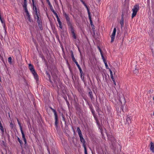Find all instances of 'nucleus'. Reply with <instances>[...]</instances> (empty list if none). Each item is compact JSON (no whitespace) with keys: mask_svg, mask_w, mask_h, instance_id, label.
<instances>
[{"mask_svg":"<svg viewBox=\"0 0 154 154\" xmlns=\"http://www.w3.org/2000/svg\"><path fill=\"white\" fill-rule=\"evenodd\" d=\"M29 70L34 76V78L36 80H37L38 79V76L37 73L35 71L33 66L31 64H29Z\"/></svg>","mask_w":154,"mask_h":154,"instance_id":"f257e3e1","label":"nucleus"},{"mask_svg":"<svg viewBox=\"0 0 154 154\" xmlns=\"http://www.w3.org/2000/svg\"><path fill=\"white\" fill-rule=\"evenodd\" d=\"M63 15L65 17L67 23L69 27V28L73 27L71 21H70V18L68 14L65 12H63Z\"/></svg>","mask_w":154,"mask_h":154,"instance_id":"f03ea898","label":"nucleus"},{"mask_svg":"<svg viewBox=\"0 0 154 154\" xmlns=\"http://www.w3.org/2000/svg\"><path fill=\"white\" fill-rule=\"evenodd\" d=\"M139 10V6L137 4L135 5L134 6L132 10L133 12L131 16L132 18H133L134 17L136 16Z\"/></svg>","mask_w":154,"mask_h":154,"instance_id":"7ed1b4c3","label":"nucleus"},{"mask_svg":"<svg viewBox=\"0 0 154 154\" xmlns=\"http://www.w3.org/2000/svg\"><path fill=\"white\" fill-rule=\"evenodd\" d=\"M108 137L110 141V143L112 145L113 147H114L116 143V141L115 138L112 135H109Z\"/></svg>","mask_w":154,"mask_h":154,"instance_id":"20e7f679","label":"nucleus"},{"mask_svg":"<svg viewBox=\"0 0 154 154\" xmlns=\"http://www.w3.org/2000/svg\"><path fill=\"white\" fill-rule=\"evenodd\" d=\"M49 108L52 110V111L54 112V115L55 116V125L56 127H57V125L58 123V119L57 114V113L56 110L53 108H52L51 107H50Z\"/></svg>","mask_w":154,"mask_h":154,"instance_id":"39448f33","label":"nucleus"},{"mask_svg":"<svg viewBox=\"0 0 154 154\" xmlns=\"http://www.w3.org/2000/svg\"><path fill=\"white\" fill-rule=\"evenodd\" d=\"M116 32V28H115L113 29V32H112V33L111 35V42H112L113 41H114V40Z\"/></svg>","mask_w":154,"mask_h":154,"instance_id":"423d86ee","label":"nucleus"},{"mask_svg":"<svg viewBox=\"0 0 154 154\" xmlns=\"http://www.w3.org/2000/svg\"><path fill=\"white\" fill-rule=\"evenodd\" d=\"M69 28L70 29V32L72 34V37H73L75 39H76V36L74 32V30L73 29V27H71Z\"/></svg>","mask_w":154,"mask_h":154,"instance_id":"0eeeda50","label":"nucleus"},{"mask_svg":"<svg viewBox=\"0 0 154 154\" xmlns=\"http://www.w3.org/2000/svg\"><path fill=\"white\" fill-rule=\"evenodd\" d=\"M150 149L152 153L154 152V144L151 141L149 145Z\"/></svg>","mask_w":154,"mask_h":154,"instance_id":"6e6552de","label":"nucleus"},{"mask_svg":"<svg viewBox=\"0 0 154 154\" xmlns=\"http://www.w3.org/2000/svg\"><path fill=\"white\" fill-rule=\"evenodd\" d=\"M20 130L21 133L22 134V138L24 141L25 143L26 144V140L25 138L24 134L23 131L22 129H20Z\"/></svg>","mask_w":154,"mask_h":154,"instance_id":"1a4fd4ad","label":"nucleus"},{"mask_svg":"<svg viewBox=\"0 0 154 154\" xmlns=\"http://www.w3.org/2000/svg\"><path fill=\"white\" fill-rule=\"evenodd\" d=\"M131 123V116H128L126 119V124L129 125Z\"/></svg>","mask_w":154,"mask_h":154,"instance_id":"9d476101","label":"nucleus"},{"mask_svg":"<svg viewBox=\"0 0 154 154\" xmlns=\"http://www.w3.org/2000/svg\"><path fill=\"white\" fill-rule=\"evenodd\" d=\"M123 14H122V18L120 21V24L121 25V27L122 28L124 25V19H123Z\"/></svg>","mask_w":154,"mask_h":154,"instance_id":"9b49d317","label":"nucleus"},{"mask_svg":"<svg viewBox=\"0 0 154 154\" xmlns=\"http://www.w3.org/2000/svg\"><path fill=\"white\" fill-rule=\"evenodd\" d=\"M26 13V16L27 17V19L30 22H31L32 21V20L31 19L30 16L28 12V11H27L25 12Z\"/></svg>","mask_w":154,"mask_h":154,"instance_id":"f8f14e48","label":"nucleus"},{"mask_svg":"<svg viewBox=\"0 0 154 154\" xmlns=\"http://www.w3.org/2000/svg\"><path fill=\"white\" fill-rule=\"evenodd\" d=\"M83 4L85 6V7H86V8L87 9V11H88V15H90V14H91L90 12L89 9L88 8L87 6V5L86 4L85 2L84 3H83Z\"/></svg>","mask_w":154,"mask_h":154,"instance_id":"ddd939ff","label":"nucleus"},{"mask_svg":"<svg viewBox=\"0 0 154 154\" xmlns=\"http://www.w3.org/2000/svg\"><path fill=\"white\" fill-rule=\"evenodd\" d=\"M83 4L85 6V7H86V8L87 9V11H88V15H90V14H91L90 12L89 9L88 8L87 6V5L86 4L85 2L84 3H83Z\"/></svg>","mask_w":154,"mask_h":154,"instance_id":"4468645a","label":"nucleus"},{"mask_svg":"<svg viewBox=\"0 0 154 154\" xmlns=\"http://www.w3.org/2000/svg\"><path fill=\"white\" fill-rule=\"evenodd\" d=\"M23 8L24 9L25 12L28 11L27 8V3H23Z\"/></svg>","mask_w":154,"mask_h":154,"instance_id":"2eb2a0df","label":"nucleus"},{"mask_svg":"<svg viewBox=\"0 0 154 154\" xmlns=\"http://www.w3.org/2000/svg\"><path fill=\"white\" fill-rule=\"evenodd\" d=\"M88 16L89 18V19L90 21L91 25V27H94V25L93 24V23H92V22L91 20V15H88Z\"/></svg>","mask_w":154,"mask_h":154,"instance_id":"dca6fc26","label":"nucleus"},{"mask_svg":"<svg viewBox=\"0 0 154 154\" xmlns=\"http://www.w3.org/2000/svg\"><path fill=\"white\" fill-rule=\"evenodd\" d=\"M88 94L91 99V100H93L94 99V97L92 92L90 91L89 92Z\"/></svg>","mask_w":154,"mask_h":154,"instance_id":"f3484780","label":"nucleus"},{"mask_svg":"<svg viewBox=\"0 0 154 154\" xmlns=\"http://www.w3.org/2000/svg\"><path fill=\"white\" fill-rule=\"evenodd\" d=\"M54 15L57 18V21L58 23H62L60 20L58 15V14H57V13L56 14H55Z\"/></svg>","mask_w":154,"mask_h":154,"instance_id":"a211bd4d","label":"nucleus"},{"mask_svg":"<svg viewBox=\"0 0 154 154\" xmlns=\"http://www.w3.org/2000/svg\"><path fill=\"white\" fill-rule=\"evenodd\" d=\"M71 57H72V60L75 63L76 62H77L75 58V57L74 56V55L73 54V53L72 51H71Z\"/></svg>","mask_w":154,"mask_h":154,"instance_id":"6ab92c4d","label":"nucleus"},{"mask_svg":"<svg viewBox=\"0 0 154 154\" xmlns=\"http://www.w3.org/2000/svg\"><path fill=\"white\" fill-rule=\"evenodd\" d=\"M35 16H36V17H35V18L36 19L39 18V12H38L37 11H35Z\"/></svg>","mask_w":154,"mask_h":154,"instance_id":"aec40b11","label":"nucleus"},{"mask_svg":"<svg viewBox=\"0 0 154 154\" xmlns=\"http://www.w3.org/2000/svg\"><path fill=\"white\" fill-rule=\"evenodd\" d=\"M50 9H51V11L53 12V13H54V14H56L57 13L55 12V11L54 10L53 8V7L52 6V5H51V6H50Z\"/></svg>","mask_w":154,"mask_h":154,"instance_id":"412c9836","label":"nucleus"},{"mask_svg":"<svg viewBox=\"0 0 154 154\" xmlns=\"http://www.w3.org/2000/svg\"><path fill=\"white\" fill-rule=\"evenodd\" d=\"M110 76L111 78L112 79H114V78L113 77V74H112V71L110 69Z\"/></svg>","mask_w":154,"mask_h":154,"instance_id":"4be33fe9","label":"nucleus"},{"mask_svg":"<svg viewBox=\"0 0 154 154\" xmlns=\"http://www.w3.org/2000/svg\"><path fill=\"white\" fill-rule=\"evenodd\" d=\"M17 139L18 141L20 143V145H21L23 144V142L22 141L20 140V138L18 137H17Z\"/></svg>","mask_w":154,"mask_h":154,"instance_id":"5701e85b","label":"nucleus"},{"mask_svg":"<svg viewBox=\"0 0 154 154\" xmlns=\"http://www.w3.org/2000/svg\"><path fill=\"white\" fill-rule=\"evenodd\" d=\"M8 62L10 63H12V58L11 57H9L8 58Z\"/></svg>","mask_w":154,"mask_h":154,"instance_id":"b1692460","label":"nucleus"},{"mask_svg":"<svg viewBox=\"0 0 154 154\" xmlns=\"http://www.w3.org/2000/svg\"><path fill=\"white\" fill-rule=\"evenodd\" d=\"M17 122H18V125H19V126L20 127V129H22V126H21V124H20V122L19 121V119H17Z\"/></svg>","mask_w":154,"mask_h":154,"instance_id":"393cba45","label":"nucleus"},{"mask_svg":"<svg viewBox=\"0 0 154 154\" xmlns=\"http://www.w3.org/2000/svg\"><path fill=\"white\" fill-rule=\"evenodd\" d=\"M75 64H76V66L78 67V69H79V70L81 69V68L80 67V66L79 65L78 63L77 62H75Z\"/></svg>","mask_w":154,"mask_h":154,"instance_id":"a878e982","label":"nucleus"},{"mask_svg":"<svg viewBox=\"0 0 154 154\" xmlns=\"http://www.w3.org/2000/svg\"><path fill=\"white\" fill-rule=\"evenodd\" d=\"M84 148L85 154H88L86 146H85L84 145Z\"/></svg>","mask_w":154,"mask_h":154,"instance_id":"bb28decb","label":"nucleus"},{"mask_svg":"<svg viewBox=\"0 0 154 154\" xmlns=\"http://www.w3.org/2000/svg\"><path fill=\"white\" fill-rule=\"evenodd\" d=\"M0 129L1 130L2 132L3 133L4 132V129L2 125L0 126Z\"/></svg>","mask_w":154,"mask_h":154,"instance_id":"cd10ccee","label":"nucleus"},{"mask_svg":"<svg viewBox=\"0 0 154 154\" xmlns=\"http://www.w3.org/2000/svg\"><path fill=\"white\" fill-rule=\"evenodd\" d=\"M134 73L137 74L138 73V70L137 69H135L134 70Z\"/></svg>","mask_w":154,"mask_h":154,"instance_id":"c85d7f7f","label":"nucleus"},{"mask_svg":"<svg viewBox=\"0 0 154 154\" xmlns=\"http://www.w3.org/2000/svg\"><path fill=\"white\" fill-rule=\"evenodd\" d=\"M77 131L78 132V133H80L82 132L80 129L79 127L77 128Z\"/></svg>","mask_w":154,"mask_h":154,"instance_id":"c756f323","label":"nucleus"},{"mask_svg":"<svg viewBox=\"0 0 154 154\" xmlns=\"http://www.w3.org/2000/svg\"><path fill=\"white\" fill-rule=\"evenodd\" d=\"M80 141L82 143H83V144H84L83 146H84V145H84V144L85 143V141L84 139V138L83 139H82Z\"/></svg>","mask_w":154,"mask_h":154,"instance_id":"7c9ffc66","label":"nucleus"},{"mask_svg":"<svg viewBox=\"0 0 154 154\" xmlns=\"http://www.w3.org/2000/svg\"><path fill=\"white\" fill-rule=\"evenodd\" d=\"M104 64H105L106 68L107 69H109V67L107 65V62H106V63H104Z\"/></svg>","mask_w":154,"mask_h":154,"instance_id":"2f4dec72","label":"nucleus"},{"mask_svg":"<svg viewBox=\"0 0 154 154\" xmlns=\"http://www.w3.org/2000/svg\"><path fill=\"white\" fill-rule=\"evenodd\" d=\"M91 112L94 117L95 118L94 110L93 109L91 110Z\"/></svg>","mask_w":154,"mask_h":154,"instance_id":"473e14b6","label":"nucleus"},{"mask_svg":"<svg viewBox=\"0 0 154 154\" xmlns=\"http://www.w3.org/2000/svg\"><path fill=\"white\" fill-rule=\"evenodd\" d=\"M81 78L82 79V80L84 82H85V77H84V76H81Z\"/></svg>","mask_w":154,"mask_h":154,"instance_id":"72a5a7b5","label":"nucleus"},{"mask_svg":"<svg viewBox=\"0 0 154 154\" xmlns=\"http://www.w3.org/2000/svg\"><path fill=\"white\" fill-rule=\"evenodd\" d=\"M59 27L60 28L62 29V23H59Z\"/></svg>","mask_w":154,"mask_h":154,"instance_id":"f704fd0d","label":"nucleus"},{"mask_svg":"<svg viewBox=\"0 0 154 154\" xmlns=\"http://www.w3.org/2000/svg\"><path fill=\"white\" fill-rule=\"evenodd\" d=\"M98 48L100 51V53L101 54V53H102V51L101 49L99 47V46H98Z\"/></svg>","mask_w":154,"mask_h":154,"instance_id":"c9c22d12","label":"nucleus"},{"mask_svg":"<svg viewBox=\"0 0 154 154\" xmlns=\"http://www.w3.org/2000/svg\"><path fill=\"white\" fill-rule=\"evenodd\" d=\"M78 134L79 137H81L82 136V132L78 133Z\"/></svg>","mask_w":154,"mask_h":154,"instance_id":"e433bc0d","label":"nucleus"},{"mask_svg":"<svg viewBox=\"0 0 154 154\" xmlns=\"http://www.w3.org/2000/svg\"><path fill=\"white\" fill-rule=\"evenodd\" d=\"M62 120L64 121H65V119L64 118V116L63 115H62Z\"/></svg>","mask_w":154,"mask_h":154,"instance_id":"4c0bfd02","label":"nucleus"},{"mask_svg":"<svg viewBox=\"0 0 154 154\" xmlns=\"http://www.w3.org/2000/svg\"><path fill=\"white\" fill-rule=\"evenodd\" d=\"M79 70L80 71V74H83V72L82 71V69H80Z\"/></svg>","mask_w":154,"mask_h":154,"instance_id":"58836bf2","label":"nucleus"},{"mask_svg":"<svg viewBox=\"0 0 154 154\" xmlns=\"http://www.w3.org/2000/svg\"><path fill=\"white\" fill-rule=\"evenodd\" d=\"M112 80L113 81V82L114 85H116V82L115 80L114 79H112Z\"/></svg>","mask_w":154,"mask_h":154,"instance_id":"ea45409f","label":"nucleus"},{"mask_svg":"<svg viewBox=\"0 0 154 154\" xmlns=\"http://www.w3.org/2000/svg\"><path fill=\"white\" fill-rule=\"evenodd\" d=\"M100 54H101V57L102 58V59H104L105 58H104V56H103V55L102 53Z\"/></svg>","mask_w":154,"mask_h":154,"instance_id":"a19ab883","label":"nucleus"},{"mask_svg":"<svg viewBox=\"0 0 154 154\" xmlns=\"http://www.w3.org/2000/svg\"><path fill=\"white\" fill-rule=\"evenodd\" d=\"M33 10L35 12V11H37V7L33 8Z\"/></svg>","mask_w":154,"mask_h":154,"instance_id":"79ce46f5","label":"nucleus"},{"mask_svg":"<svg viewBox=\"0 0 154 154\" xmlns=\"http://www.w3.org/2000/svg\"><path fill=\"white\" fill-rule=\"evenodd\" d=\"M10 125L11 127L12 128L13 127V125L12 122L10 123Z\"/></svg>","mask_w":154,"mask_h":154,"instance_id":"37998d69","label":"nucleus"},{"mask_svg":"<svg viewBox=\"0 0 154 154\" xmlns=\"http://www.w3.org/2000/svg\"><path fill=\"white\" fill-rule=\"evenodd\" d=\"M148 92H149V93H151L153 92V90H150Z\"/></svg>","mask_w":154,"mask_h":154,"instance_id":"c03bdc74","label":"nucleus"},{"mask_svg":"<svg viewBox=\"0 0 154 154\" xmlns=\"http://www.w3.org/2000/svg\"><path fill=\"white\" fill-rule=\"evenodd\" d=\"M47 2L48 4V5L50 7V6H51V5H52L50 3V1H49V2Z\"/></svg>","mask_w":154,"mask_h":154,"instance_id":"a18cd8bd","label":"nucleus"},{"mask_svg":"<svg viewBox=\"0 0 154 154\" xmlns=\"http://www.w3.org/2000/svg\"><path fill=\"white\" fill-rule=\"evenodd\" d=\"M37 19V23H38V24H39V23H40V21L39 20V18H38V19Z\"/></svg>","mask_w":154,"mask_h":154,"instance_id":"49530a36","label":"nucleus"},{"mask_svg":"<svg viewBox=\"0 0 154 154\" xmlns=\"http://www.w3.org/2000/svg\"><path fill=\"white\" fill-rule=\"evenodd\" d=\"M151 50H152V51L153 54L154 52V49L153 50V48H152V47H151Z\"/></svg>","mask_w":154,"mask_h":154,"instance_id":"de8ad7c7","label":"nucleus"},{"mask_svg":"<svg viewBox=\"0 0 154 154\" xmlns=\"http://www.w3.org/2000/svg\"><path fill=\"white\" fill-rule=\"evenodd\" d=\"M103 61L104 62V63H106V62H107L106 60L105 59H103Z\"/></svg>","mask_w":154,"mask_h":154,"instance_id":"09e8293b","label":"nucleus"},{"mask_svg":"<svg viewBox=\"0 0 154 154\" xmlns=\"http://www.w3.org/2000/svg\"><path fill=\"white\" fill-rule=\"evenodd\" d=\"M32 3L33 5H36V3L34 1V2H32Z\"/></svg>","mask_w":154,"mask_h":154,"instance_id":"8fccbe9b","label":"nucleus"},{"mask_svg":"<svg viewBox=\"0 0 154 154\" xmlns=\"http://www.w3.org/2000/svg\"><path fill=\"white\" fill-rule=\"evenodd\" d=\"M33 5V8H36V5Z\"/></svg>","mask_w":154,"mask_h":154,"instance_id":"3c124183","label":"nucleus"},{"mask_svg":"<svg viewBox=\"0 0 154 154\" xmlns=\"http://www.w3.org/2000/svg\"><path fill=\"white\" fill-rule=\"evenodd\" d=\"M80 138V140L83 139L84 138L83 137V136L81 137H79Z\"/></svg>","mask_w":154,"mask_h":154,"instance_id":"603ef678","label":"nucleus"},{"mask_svg":"<svg viewBox=\"0 0 154 154\" xmlns=\"http://www.w3.org/2000/svg\"><path fill=\"white\" fill-rule=\"evenodd\" d=\"M24 3H27L26 0H24Z\"/></svg>","mask_w":154,"mask_h":154,"instance_id":"864d4df0","label":"nucleus"},{"mask_svg":"<svg viewBox=\"0 0 154 154\" xmlns=\"http://www.w3.org/2000/svg\"><path fill=\"white\" fill-rule=\"evenodd\" d=\"M81 2L83 4V3H84L85 2L83 1V0H80Z\"/></svg>","mask_w":154,"mask_h":154,"instance_id":"5fc2aeb1","label":"nucleus"},{"mask_svg":"<svg viewBox=\"0 0 154 154\" xmlns=\"http://www.w3.org/2000/svg\"><path fill=\"white\" fill-rule=\"evenodd\" d=\"M81 76H84V74H80V76L81 77Z\"/></svg>","mask_w":154,"mask_h":154,"instance_id":"6e6d98bb","label":"nucleus"},{"mask_svg":"<svg viewBox=\"0 0 154 154\" xmlns=\"http://www.w3.org/2000/svg\"><path fill=\"white\" fill-rule=\"evenodd\" d=\"M46 1L47 2H49V0H46Z\"/></svg>","mask_w":154,"mask_h":154,"instance_id":"4d7b16f0","label":"nucleus"},{"mask_svg":"<svg viewBox=\"0 0 154 154\" xmlns=\"http://www.w3.org/2000/svg\"><path fill=\"white\" fill-rule=\"evenodd\" d=\"M32 2H34V0H32Z\"/></svg>","mask_w":154,"mask_h":154,"instance_id":"13d9d810","label":"nucleus"},{"mask_svg":"<svg viewBox=\"0 0 154 154\" xmlns=\"http://www.w3.org/2000/svg\"><path fill=\"white\" fill-rule=\"evenodd\" d=\"M1 21L2 22V20H1Z\"/></svg>","mask_w":154,"mask_h":154,"instance_id":"bf43d9fd","label":"nucleus"},{"mask_svg":"<svg viewBox=\"0 0 154 154\" xmlns=\"http://www.w3.org/2000/svg\"><path fill=\"white\" fill-rule=\"evenodd\" d=\"M153 100H154V97H153Z\"/></svg>","mask_w":154,"mask_h":154,"instance_id":"052dcab7","label":"nucleus"},{"mask_svg":"<svg viewBox=\"0 0 154 154\" xmlns=\"http://www.w3.org/2000/svg\"><path fill=\"white\" fill-rule=\"evenodd\" d=\"M153 115L154 116V113H153Z\"/></svg>","mask_w":154,"mask_h":154,"instance_id":"680f3d73","label":"nucleus"}]
</instances>
